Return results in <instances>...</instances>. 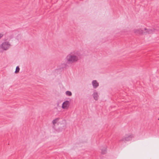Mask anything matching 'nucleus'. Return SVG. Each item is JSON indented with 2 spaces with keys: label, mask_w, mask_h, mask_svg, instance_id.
<instances>
[{
  "label": "nucleus",
  "mask_w": 159,
  "mask_h": 159,
  "mask_svg": "<svg viewBox=\"0 0 159 159\" xmlns=\"http://www.w3.org/2000/svg\"><path fill=\"white\" fill-rule=\"evenodd\" d=\"M81 57L80 52L77 51L74 53H71L66 57V60L70 63H73L77 62L80 59Z\"/></svg>",
  "instance_id": "f257e3e1"
},
{
  "label": "nucleus",
  "mask_w": 159,
  "mask_h": 159,
  "mask_svg": "<svg viewBox=\"0 0 159 159\" xmlns=\"http://www.w3.org/2000/svg\"><path fill=\"white\" fill-rule=\"evenodd\" d=\"M60 117H58L57 118L54 119L52 121V123L53 125H54V126L53 127V128L55 129V128L54 126H55L56 124H57L58 125L59 123V122L60 121Z\"/></svg>",
  "instance_id": "1a4fd4ad"
},
{
  "label": "nucleus",
  "mask_w": 159,
  "mask_h": 159,
  "mask_svg": "<svg viewBox=\"0 0 159 159\" xmlns=\"http://www.w3.org/2000/svg\"><path fill=\"white\" fill-rule=\"evenodd\" d=\"M155 29L153 28H144V31L146 33L148 34H152L155 32Z\"/></svg>",
  "instance_id": "6e6552de"
},
{
  "label": "nucleus",
  "mask_w": 159,
  "mask_h": 159,
  "mask_svg": "<svg viewBox=\"0 0 159 159\" xmlns=\"http://www.w3.org/2000/svg\"><path fill=\"white\" fill-rule=\"evenodd\" d=\"M107 149L106 148H105L102 150V153L104 154L106 153Z\"/></svg>",
  "instance_id": "f8f14e48"
},
{
  "label": "nucleus",
  "mask_w": 159,
  "mask_h": 159,
  "mask_svg": "<svg viewBox=\"0 0 159 159\" xmlns=\"http://www.w3.org/2000/svg\"><path fill=\"white\" fill-rule=\"evenodd\" d=\"M66 95L67 96L70 97L72 95L71 92L69 91H67L65 92Z\"/></svg>",
  "instance_id": "9b49d317"
},
{
  "label": "nucleus",
  "mask_w": 159,
  "mask_h": 159,
  "mask_svg": "<svg viewBox=\"0 0 159 159\" xmlns=\"http://www.w3.org/2000/svg\"><path fill=\"white\" fill-rule=\"evenodd\" d=\"M92 95L93 99L97 101L98 100L99 97V93L98 91L96 90H94L93 91Z\"/></svg>",
  "instance_id": "423d86ee"
},
{
  "label": "nucleus",
  "mask_w": 159,
  "mask_h": 159,
  "mask_svg": "<svg viewBox=\"0 0 159 159\" xmlns=\"http://www.w3.org/2000/svg\"><path fill=\"white\" fill-rule=\"evenodd\" d=\"M70 106V102L68 100H65L62 103L61 108L64 110H68Z\"/></svg>",
  "instance_id": "39448f33"
},
{
  "label": "nucleus",
  "mask_w": 159,
  "mask_h": 159,
  "mask_svg": "<svg viewBox=\"0 0 159 159\" xmlns=\"http://www.w3.org/2000/svg\"><path fill=\"white\" fill-rule=\"evenodd\" d=\"M11 43L8 41L2 42L0 45V48L2 51H7L11 47Z\"/></svg>",
  "instance_id": "7ed1b4c3"
},
{
  "label": "nucleus",
  "mask_w": 159,
  "mask_h": 159,
  "mask_svg": "<svg viewBox=\"0 0 159 159\" xmlns=\"http://www.w3.org/2000/svg\"><path fill=\"white\" fill-rule=\"evenodd\" d=\"M3 36V34L2 33H0V39H1Z\"/></svg>",
  "instance_id": "2eb2a0df"
},
{
  "label": "nucleus",
  "mask_w": 159,
  "mask_h": 159,
  "mask_svg": "<svg viewBox=\"0 0 159 159\" xmlns=\"http://www.w3.org/2000/svg\"><path fill=\"white\" fill-rule=\"evenodd\" d=\"M93 88L96 89L99 86V83L96 80H93L91 82Z\"/></svg>",
  "instance_id": "0eeeda50"
},
{
  "label": "nucleus",
  "mask_w": 159,
  "mask_h": 159,
  "mask_svg": "<svg viewBox=\"0 0 159 159\" xmlns=\"http://www.w3.org/2000/svg\"><path fill=\"white\" fill-rule=\"evenodd\" d=\"M58 124L59 127L55 129L54 132L55 133H60L65 130L66 128V120L61 117H60Z\"/></svg>",
  "instance_id": "f03ea898"
},
{
  "label": "nucleus",
  "mask_w": 159,
  "mask_h": 159,
  "mask_svg": "<svg viewBox=\"0 0 159 159\" xmlns=\"http://www.w3.org/2000/svg\"><path fill=\"white\" fill-rule=\"evenodd\" d=\"M143 30L141 28L134 29V32L137 34H141L143 33Z\"/></svg>",
  "instance_id": "9d476101"
},
{
  "label": "nucleus",
  "mask_w": 159,
  "mask_h": 159,
  "mask_svg": "<svg viewBox=\"0 0 159 159\" xmlns=\"http://www.w3.org/2000/svg\"><path fill=\"white\" fill-rule=\"evenodd\" d=\"M134 138V134H129L125 136L121 140V141H129L131 140Z\"/></svg>",
  "instance_id": "20e7f679"
},
{
  "label": "nucleus",
  "mask_w": 159,
  "mask_h": 159,
  "mask_svg": "<svg viewBox=\"0 0 159 159\" xmlns=\"http://www.w3.org/2000/svg\"><path fill=\"white\" fill-rule=\"evenodd\" d=\"M60 66L61 67V68H64L66 67V65L64 64H62Z\"/></svg>",
  "instance_id": "4468645a"
},
{
  "label": "nucleus",
  "mask_w": 159,
  "mask_h": 159,
  "mask_svg": "<svg viewBox=\"0 0 159 159\" xmlns=\"http://www.w3.org/2000/svg\"><path fill=\"white\" fill-rule=\"evenodd\" d=\"M19 70H20L19 67V66H17L16 67V70H15V72L16 73H18L19 71Z\"/></svg>",
  "instance_id": "ddd939ff"
}]
</instances>
